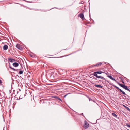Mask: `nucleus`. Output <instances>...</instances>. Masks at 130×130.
I'll return each mask as SVG.
<instances>
[{"mask_svg": "<svg viewBox=\"0 0 130 130\" xmlns=\"http://www.w3.org/2000/svg\"><path fill=\"white\" fill-rule=\"evenodd\" d=\"M113 85V86L115 87L116 88L119 90L123 94L126 95L128 98H130V97L128 95L126 94L125 93L124 91H123L121 89H120L118 87L116 86V85Z\"/></svg>", "mask_w": 130, "mask_h": 130, "instance_id": "obj_1", "label": "nucleus"}, {"mask_svg": "<svg viewBox=\"0 0 130 130\" xmlns=\"http://www.w3.org/2000/svg\"><path fill=\"white\" fill-rule=\"evenodd\" d=\"M119 85L121 87H122L125 89L127 90L130 92V90L127 87V86H125L124 84H120L119 83H118Z\"/></svg>", "mask_w": 130, "mask_h": 130, "instance_id": "obj_2", "label": "nucleus"}, {"mask_svg": "<svg viewBox=\"0 0 130 130\" xmlns=\"http://www.w3.org/2000/svg\"><path fill=\"white\" fill-rule=\"evenodd\" d=\"M94 76H96V77L97 78H101L102 79H103L104 80H105L107 82L109 83V82L107 80L105 79L103 77H102L101 76H98L97 74H96L95 75H94Z\"/></svg>", "mask_w": 130, "mask_h": 130, "instance_id": "obj_3", "label": "nucleus"}, {"mask_svg": "<svg viewBox=\"0 0 130 130\" xmlns=\"http://www.w3.org/2000/svg\"><path fill=\"white\" fill-rule=\"evenodd\" d=\"M16 46L17 48L19 50H21L22 49V46L19 44H17L16 45Z\"/></svg>", "mask_w": 130, "mask_h": 130, "instance_id": "obj_4", "label": "nucleus"}, {"mask_svg": "<svg viewBox=\"0 0 130 130\" xmlns=\"http://www.w3.org/2000/svg\"><path fill=\"white\" fill-rule=\"evenodd\" d=\"M89 126V124H88L87 123V122L85 121L84 124V128L86 129Z\"/></svg>", "mask_w": 130, "mask_h": 130, "instance_id": "obj_5", "label": "nucleus"}, {"mask_svg": "<svg viewBox=\"0 0 130 130\" xmlns=\"http://www.w3.org/2000/svg\"><path fill=\"white\" fill-rule=\"evenodd\" d=\"M102 73H104V72L101 71L95 72H94V73L92 74V75H95L96 74H101Z\"/></svg>", "mask_w": 130, "mask_h": 130, "instance_id": "obj_6", "label": "nucleus"}, {"mask_svg": "<svg viewBox=\"0 0 130 130\" xmlns=\"http://www.w3.org/2000/svg\"><path fill=\"white\" fill-rule=\"evenodd\" d=\"M79 16H80V18L83 20H84V14L82 13H81L79 14Z\"/></svg>", "mask_w": 130, "mask_h": 130, "instance_id": "obj_7", "label": "nucleus"}, {"mask_svg": "<svg viewBox=\"0 0 130 130\" xmlns=\"http://www.w3.org/2000/svg\"><path fill=\"white\" fill-rule=\"evenodd\" d=\"M108 77L110 78V79H111L112 80L115 81H117L116 80H115V79L113 78L112 76L111 75H108Z\"/></svg>", "mask_w": 130, "mask_h": 130, "instance_id": "obj_8", "label": "nucleus"}, {"mask_svg": "<svg viewBox=\"0 0 130 130\" xmlns=\"http://www.w3.org/2000/svg\"><path fill=\"white\" fill-rule=\"evenodd\" d=\"M19 64V63L17 62H14L13 64V65L15 67L18 66Z\"/></svg>", "mask_w": 130, "mask_h": 130, "instance_id": "obj_9", "label": "nucleus"}, {"mask_svg": "<svg viewBox=\"0 0 130 130\" xmlns=\"http://www.w3.org/2000/svg\"><path fill=\"white\" fill-rule=\"evenodd\" d=\"M8 48V46L7 45H4L3 47V49L5 50H6Z\"/></svg>", "mask_w": 130, "mask_h": 130, "instance_id": "obj_10", "label": "nucleus"}, {"mask_svg": "<svg viewBox=\"0 0 130 130\" xmlns=\"http://www.w3.org/2000/svg\"><path fill=\"white\" fill-rule=\"evenodd\" d=\"M8 60L11 62L15 61V60L14 59L12 58H8Z\"/></svg>", "mask_w": 130, "mask_h": 130, "instance_id": "obj_11", "label": "nucleus"}, {"mask_svg": "<svg viewBox=\"0 0 130 130\" xmlns=\"http://www.w3.org/2000/svg\"><path fill=\"white\" fill-rule=\"evenodd\" d=\"M95 86L96 87L102 88L103 87V86L101 85L96 84L95 85Z\"/></svg>", "mask_w": 130, "mask_h": 130, "instance_id": "obj_12", "label": "nucleus"}, {"mask_svg": "<svg viewBox=\"0 0 130 130\" xmlns=\"http://www.w3.org/2000/svg\"><path fill=\"white\" fill-rule=\"evenodd\" d=\"M54 98L57 99L58 100H60V101L62 102V100L59 97L55 96Z\"/></svg>", "mask_w": 130, "mask_h": 130, "instance_id": "obj_13", "label": "nucleus"}, {"mask_svg": "<svg viewBox=\"0 0 130 130\" xmlns=\"http://www.w3.org/2000/svg\"><path fill=\"white\" fill-rule=\"evenodd\" d=\"M123 106L127 110H128V111L130 112V109L128 107L126 106L123 105Z\"/></svg>", "mask_w": 130, "mask_h": 130, "instance_id": "obj_14", "label": "nucleus"}, {"mask_svg": "<svg viewBox=\"0 0 130 130\" xmlns=\"http://www.w3.org/2000/svg\"><path fill=\"white\" fill-rule=\"evenodd\" d=\"M102 64V63L100 62L99 63L97 64H96L94 65V66H99V65H101Z\"/></svg>", "mask_w": 130, "mask_h": 130, "instance_id": "obj_15", "label": "nucleus"}, {"mask_svg": "<svg viewBox=\"0 0 130 130\" xmlns=\"http://www.w3.org/2000/svg\"><path fill=\"white\" fill-rule=\"evenodd\" d=\"M112 115L115 118H117V115L115 113H112Z\"/></svg>", "mask_w": 130, "mask_h": 130, "instance_id": "obj_16", "label": "nucleus"}, {"mask_svg": "<svg viewBox=\"0 0 130 130\" xmlns=\"http://www.w3.org/2000/svg\"><path fill=\"white\" fill-rule=\"evenodd\" d=\"M23 71L22 70H20V71L19 72V74H22L23 73Z\"/></svg>", "mask_w": 130, "mask_h": 130, "instance_id": "obj_17", "label": "nucleus"}, {"mask_svg": "<svg viewBox=\"0 0 130 130\" xmlns=\"http://www.w3.org/2000/svg\"><path fill=\"white\" fill-rule=\"evenodd\" d=\"M86 96L89 99V101H90L91 100H92V99H91L90 97L87 96V95H86Z\"/></svg>", "mask_w": 130, "mask_h": 130, "instance_id": "obj_18", "label": "nucleus"}, {"mask_svg": "<svg viewBox=\"0 0 130 130\" xmlns=\"http://www.w3.org/2000/svg\"><path fill=\"white\" fill-rule=\"evenodd\" d=\"M126 126L127 127H130V125H128V124H126Z\"/></svg>", "mask_w": 130, "mask_h": 130, "instance_id": "obj_19", "label": "nucleus"}, {"mask_svg": "<svg viewBox=\"0 0 130 130\" xmlns=\"http://www.w3.org/2000/svg\"><path fill=\"white\" fill-rule=\"evenodd\" d=\"M9 67L10 68L12 69L13 68H12L11 66H9Z\"/></svg>", "mask_w": 130, "mask_h": 130, "instance_id": "obj_20", "label": "nucleus"}, {"mask_svg": "<svg viewBox=\"0 0 130 130\" xmlns=\"http://www.w3.org/2000/svg\"><path fill=\"white\" fill-rule=\"evenodd\" d=\"M12 70H13L14 71H16V70L14 69V68H13L12 69Z\"/></svg>", "mask_w": 130, "mask_h": 130, "instance_id": "obj_21", "label": "nucleus"}, {"mask_svg": "<svg viewBox=\"0 0 130 130\" xmlns=\"http://www.w3.org/2000/svg\"><path fill=\"white\" fill-rule=\"evenodd\" d=\"M2 83V81L1 80H0V84Z\"/></svg>", "mask_w": 130, "mask_h": 130, "instance_id": "obj_22", "label": "nucleus"}, {"mask_svg": "<svg viewBox=\"0 0 130 130\" xmlns=\"http://www.w3.org/2000/svg\"><path fill=\"white\" fill-rule=\"evenodd\" d=\"M67 95V94L65 95H64V97H66Z\"/></svg>", "mask_w": 130, "mask_h": 130, "instance_id": "obj_23", "label": "nucleus"}, {"mask_svg": "<svg viewBox=\"0 0 130 130\" xmlns=\"http://www.w3.org/2000/svg\"><path fill=\"white\" fill-rule=\"evenodd\" d=\"M81 115H83L84 116V115H83V113H82L81 114Z\"/></svg>", "mask_w": 130, "mask_h": 130, "instance_id": "obj_24", "label": "nucleus"}, {"mask_svg": "<svg viewBox=\"0 0 130 130\" xmlns=\"http://www.w3.org/2000/svg\"><path fill=\"white\" fill-rule=\"evenodd\" d=\"M127 99H128V100H130V98H129V99H128L127 98Z\"/></svg>", "mask_w": 130, "mask_h": 130, "instance_id": "obj_25", "label": "nucleus"}, {"mask_svg": "<svg viewBox=\"0 0 130 130\" xmlns=\"http://www.w3.org/2000/svg\"><path fill=\"white\" fill-rule=\"evenodd\" d=\"M122 83H124V82H123V81H122Z\"/></svg>", "mask_w": 130, "mask_h": 130, "instance_id": "obj_26", "label": "nucleus"}, {"mask_svg": "<svg viewBox=\"0 0 130 130\" xmlns=\"http://www.w3.org/2000/svg\"><path fill=\"white\" fill-rule=\"evenodd\" d=\"M94 78L95 79H96V80H97V79H96V78Z\"/></svg>", "mask_w": 130, "mask_h": 130, "instance_id": "obj_27", "label": "nucleus"}, {"mask_svg": "<svg viewBox=\"0 0 130 130\" xmlns=\"http://www.w3.org/2000/svg\"><path fill=\"white\" fill-rule=\"evenodd\" d=\"M30 56H31V57H32V55H30Z\"/></svg>", "mask_w": 130, "mask_h": 130, "instance_id": "obj_28", "label": "nucleus"}, {"mask_svg": "<svg viewBox=\"0 0 130 130\" xmlns=\"http://www.w3.org/2000/svg\"><path fill=\"white\" fill-rule=\"evenodd\" d=\"M124 96L125 97H126V96Z\"/></svg>", "mask_w": 130, "mask_h": 130, "instance_id": "obj_29", "label": "nucleus"}, {"mask_svg": "<svg viewBox=\"0 0 130 130\" xmlns=\"http://www.w3.org/2000/svg\"><path fill=\"white\" fill-rule=\"evenodd\" d=\"M100 81L101 82H102V81H101V80H100Z\"/></svg>", "mask_w": 130, "mask_h": 130, "instance_id": "obj_30", "label": "nucleus"}]
</instances>
